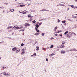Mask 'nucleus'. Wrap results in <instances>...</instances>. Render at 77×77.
<instances>
[{"label":"nucleus","instance_id":"f257e3e1","mask_svg":"<svg viewBox=\"0 0 77 77\" xmlns=\"http://www.w3.org/2000/svg\"><path fill=\"white\" fill-rule=\"evenodd\" d=\"M23 28V26H15L12 28L13 30H17L18 29H21Z\"/></svg>","mask_w":77,"mask_h":77},{"label":"nucleus","instance_id":"f03ea898","mask_svg":"<svg viewBox=\"0 0 77 77\" xmlns=\"http://www.w3.org/2000/svg\"><path fill=\"white\" fill-rule=\"evenodd\" d=\"M72 33L71 32H69L66 35V37L67 38H71L72 36Z\"/></svg>","mask_w":77,"mask_h":77},{"label":"nucleus","instance_id":"7ed1b4c3","mask_svg":"<svg viewBox=\"0 0 77 77\" xmlns=\"http://www.w3.org/2000/svg\"><path fill=\"white\" fill-rule=\"evenodd\" d=\"M3 74H4V75H5V76H7V75H10V73L9 72L6 73V72H4V73H3Z\"/></svg>","mask_w":77,"mask_h":77},{"label":"nucleus","instance_id":"20e7f679","mask_svg":"<svg viewBox=\"0 0 77 77\" xmlns=\"http://www.w3.org/2000/svg\"><path fill=\"white\" fill-rule=\"evenodd\" d=\"M27 12V11L25 10L23 11H22L21 12L19 11V12L20 13V14H26V12Z\"/></svg>","mask_w":77,"mask_h":77},{"label":"nucleus","instance_id":"39448f33","mask_svg":"<svg viewBox=\"0 0 77 77\" xmlns=\"http://www.w3.org/2000/svg\"><path fill=\"white\" fill-rule=\"evenodd\" d=\"M35 26H36L35 28H36V29H38V27H39V25H38V23H35Z\"/></svg>","mask_w":77,"mask_h":77},{"label":"nucleus","instance_id":"423d86ee","mask_svg":"<svg viewBox=\"0 0 77 77\" xmlns=\"http://www.w3.org/2000/svg\"><path fill=\"white\" fill-rule=\"evenodd\" d=\"M35 56H36V53H34V54L30 56V57H35Z\"/></svg>","mask_w":77,"mask_h":77},{"label":"nucleus","instance_id":"0eeeda50","mask_svg":"<svg viewBox=\"0 0 77 77\" xmlns=\"http://www.w3.org/2000/svg\"><path fill=\"white\" fill-rule=\"evenodd\" d=\"M25 26L26 27H27V26H30V24L28 23H26L25 24Z\"/></svg>","mask_w":77,"mask_h":77},{"label":"nucleus","instance_id":"6e6552de","mask_svg":"<svg viewBox=\"0 0 77 77\" xmlns=\"http://www.w3.org/2000/svg\"><path fill=\"white\" fill-rule=\"evenodd\" d=\"M61 54H65V51L63 50L61 51Z\"/></svg>","mask_w":77,"mask_h":77},{"label":"nucleus","instance_id":"1a4fd4ad","mask_svg":"<svg viewBox=\"0 0 77 77\" xmlns=\"http://www.w3.org/2000/svg\"><path fill=\"white\" fill-rule=\"evenodd\" d=\"M35 29L36 30V31L38 33H39L40 31L38 29H37L36 28H35Z\"/></svg>","mask_w":77,"mask_h":77},{"label":"nucleus","instance_id":"9d476101","mask_svg":"<svg viewBox=\"0 0 77 77\" xmlns=\"http://www.w3.org/2000/svg\"><path fill=\"white\" fill-rule=\"evenodd\" d=\"M71 7H72V8H74V9H75V8H77V7H75L74 5H70Z\"/></svg>","mask_w":77,"mask_h":77},{"label":"nucleus","instance_id":"9b49d317","mask_svg":"<svg viewBox=\"0 0 77 77\" xmlns=\"http://www.w3.org/2000/svg\"><path fill=\"white\" fill-rule=\"evenodd\" d=\"M17 48L16 47H14V48H13L12 49V51H16V50H17Z\"/></svg>","mask_w":77,"mask_h":77},{"label":"nucleus","instance_id":"f8f14e48","mask_svg":"<svg viewBox=\"0 0 77 77\" xmlns=\"http://www.w3.org/2000/svg\"><path fill=\"white\" fill-rule=\"evenodd\" d=\"M57 29V26H56L55 28H54V32L56 31V29Z\"/></svg>","mask_w":77,"mask_h":77},{"label":"nucleus","instance_id":"ddd939ff","mask_svg":"<svg viewBox=\"0 0 77 77\" xmlns=\"http://www.w3.org/2000/svg\"><path fill=\"white\" fill-rule=\"evenodd\" d=\"M20 51V49L18 50H17L15 51V53H19Z\"/></svg>","mask_w":77,"mask_h":77},{"label":"nucleus","instance_id":"4468645a","mask_svg":"<svg viewBox=\"0 0 77 77\" xmlns=\"http://www.w3.org/2000/svg\"><path fill=\"white\" fill-rule=\"evenodd\" d=\"M14 9H11L10 10V12H14Z\"/></svg>","mask_w":77,"mask_h":77},{"label":"nucleus","instance_id":"2eb2a0df","mask_svg":"<svg viewBox=\"0 0 77 77\" xmlns=\"http://www.w3.org/2000/svg\"><path fill=\"white\" fill-rule=\"evenodd\" d=\"M26 52V51H22V52H21V54L22 55H23V54H24V53H25Z\"/></svg>","mask_w":77,"mask_h":77},{"label":"nucleus","instance_id":"dca6fc26","mask_svg":"<svg viewBox=\"0 0 77 77\" xmlns=\"http://www.w3.org/2000/svg\"><path fill=\"white\" fill-rule=\"evenodd\" d=\"M38 35H39V32H37L35 34V35H36V36H38Z\"/></svg>","mask_w":77,"mask_h":77},{"label":"nucleus","instance_id":"f3484780","mask_svg":"<svg viewBox=\"0 0 77 77\" xmlns=\"http://www.w3.org/2000/svg\"><path fill=\"white\" fill-rule=\"evenodd\" d=\"M12 26H9L8 27H7V29H12Z\"/></svg>","mask_w":77,"mask_h":77},{"label":"nucleus","instance_id":"a211bd4d","mask_svg":"<svg viewBox=\"0 0 77 77\" xmlns=\"http://www.w3.org/2000/svg\"><path fill=\"white\" fill-rule=\"evenodd\" d=\"M53 55H55V54H54V53H52V54H50L49 55V56H50V57H51V56H53Z\"/></svg>","mask_w":77,"mask_h":77},{"label":"nucleus","instance_id":"6ab92c4d","mask_svg":"<svg viewBox=\"0 0 77 77\" xmlns=\"http://www.w3.org/2000/svg\"><path fill=\"white\" fill-rule=\"evenodd\" d=\"M36 48L37 51H38V50H39V48L38 46H36Z\"/></svg>","mask_w":77,"mask_h":77},{"label":"nucleus","instance_id":"aec40b11","mask_svg":"<svg viewBox=\"0 0 77 77\" xmlns=\"http://www.w3.org/2000/svg\"><path fill=\"white\" fill-rule=\"evenodd\" d=\"M61 48H64V45H61Z\"/></svg>","mask_w":77,"mask_h":77},{"label":"nucleus","instance_id":"412c9836","mask_svg":"<svg viewBox=\"0 0 77 77\" xmlns=\"http://www.w3.org/2000/svg\"><path fill=\"white\" fill-rule=\"evenodd\" d=\"M66 22V21L65 20H63L62 21V23L63 24H64V23H65Z\"/></svg>","mask_w":77,"mask_h":77},{"label":"nucleus","instance_id":"4be33fe9","mask_svg":"<svg viewBox=\"0 0 77 77\" xmlns=\"http://www.w3.org/2000/svg\"><path fill=\"white\" fill-rule=\"evenodd\" d=\"M62 32V30H60L57 32L56 33H60V32Z\"/></svg>","mask_w":77,"mask_h":77},{"label":"nucleus","instance_id":"5701e85b","mask_svg":"<svg viewBox=\"0 0 77 77\" xmlns=\"http://www.w3.org/2000/svg\"><path fill=\"white\" fill-rule=\"evenodd\" d=\"M41 11H42V12H43L44 11H47L45 9H43L41 10Z\"/></svg>","mask_w":77,"mask_h":77},{"label":"nucleus","instance_id":"b1692460","mask_svg":"<svg viewBox=\"0 0 77 77\" xmlns=\"http://www.w3.org/2000/svg\"><path fill=\"white\" fill-rule=\"evenodd\" d=\"M62 43L63 44H65V42L64 41H62Z\"/></svg>","mask_w":77,"mask_h":77},{"label":"nucleus","instance_id":"393cba45","mask_svg":"<svg viewBox=\"0 0 77 77\" xmlns=\"http://www.w3.org/2000/svg\"><path fill=\"white\" fill-rule=\"evenodd\" d=\"M64 6V5L63 4L58 5H57V6Z\"/></svg>","mask_w":77,"mask_h":77},{"label":"nucleus","instance_id":"a878e982","mask_svg":"<svg viewBox=\"0 0 77 77\" xmlns=\"http://www.w3.org/2000/svg\"><path fill=\"white\" fill-rule=\"evenodd\" d=\"M20 7H23L24 6H25V5H20Z\"/></svg>","mask_w":77,"mask_h":77},{"label":"nucleus","instance_id":"bb28decb","mask_svg":"<svg viewBox=\"0 0 77 77\" xmlns=\"http://www.w3.org/2000/svg\"><path fill=\"white\" fill-rule=\"evenodd\" d=\"M68 33V31H66L64 33V35H66Z\"/></svg>","mask_w":77,"mask_h":77},{"label":"nucleus","instance_id":"cd10ccee","mask_svg":"<svg viewBox=\"0 0 77 77\" xmlns=\"http://www.w3.org/2000/svg\"><path fill=\"white\" fill-rule=\"evenodd\" d=\"M32 23H33L34 24H35V23H36V21H35V20H33L32 21Z\"/></svg>","mask_w":77,"mask_h":77},{"label":"nucleus","instance_id":"c85d7f7f","mask_svg":"<svg viewBox=\"0 0 77 77\" xmlns=\"http://www.w3.org/2000/svg\"><path fill=\"white\" fill-rule=\"evenodd\" d=\"M74 51V49H70V51Z\"/></svg>","mask_w":77,"mask_h":77},{"label":"nucleus","instance_id":"c756f323","mask_svg":"<svg viewBox=\"0 0 77 77\" xmlns=\"http://www.w3.org/2000/svg\"><path fill=\"white\" fill-rule=\"evenodd\" d=\"M53 47H54L53 45H51L50 47L51 48H53Z\"/></svg>","mask_w":77,"mask_h":77},{"label":"nucleus","instance_id":"7c9ffc66","mask_svg":"<svg viewBox=\"0 0 77 77\" xmlns=\"http://www.w3.org/2000/svg\"><path fill=\"white\" fill-rule=\"evenodd\" d=\"M26 50V49H24L23 48L22 50V51H24Z\"/></svg>","mask_w":77,"mask_h":77},{"label":"nucleus","instance_id":"2f4dec72","mask_svg":"<svg viewBox=\"0 0 77 77\" xmlns=\"http://www.w3.org/2000/svg\"><path fill=\"white\" fill-rule=\"evenodd\" d=\"M4 3V4H5V5H8V3Z\"/></svg>","mask_w":77,"mask_h":77},{"label":"nucleus","instance_id":"473e14b6","mask_svg":"<svg viewBox=\"0 0 77 77\" xmlns=\"http://www.w3.org/2000/svg\"><path fill=\"white\" fill-rule=\"evenodd\" d=\"M24 46V44L23 43H22L21 44V47H23V46Z\"/></svg>","mask_w":77,"mask_h":77},{"label":"nucleus","instance_id":"72a5a7b5","mask_svg":"<svg viewBox=\"0 0 77 77\" xmlns=\"http://www.w3.org/2000/svg\"><path fill=\"white\" fill-rule=\"evenodd\" d=\"M57 20H58L57 21V22L58 23H60V20H59V19H58Z\"/></svg>","mask_w":77,"mask_h":77},{"label":"nucleus","instance_id":"f704fd0d","mask_svg":"<svg viewBox=\"0 0 77 77\" xmlns=\"http://www.w3.org/2000/svg\"><path fill=\"white\" fill-rule=\"evenodd\" d=\"M46 60L47 62H48V59L47 58H46Z\"/></svg>","mask_w":77,"mask_h":77},{"label":"nucleus","instance_id":"c9c22d12","mask_svg":"<svg viewBox=\"0 0 77 77\" xmlns=\"http://www.w3.org/2000/svg\"><path fill=\"white\" fill-rule=\"evenodd\" d=\"M42 36H44V33H42Z\"/></svg>","mask_w":77,"mask_h":77},{"label":"nucleus","instance_id":"e433bc0d","mask_svg":"<svg viewBox=\"0 0 77 77\" xmlns=\"http://www.w3.org/2000/svg\"><path fill=\"white\" fill-rule=\"evenodd\" d=\"M31 15H30V14H29V15H28V17H31Z\"/></svg>","mask_w":77,"mask_h":77},{"label":"nucleus","instance_id":"4c0bfd02","mask_svg":"<svg viewBox=\"0 0 77 77\" xmlns=\"http://www.w3.org/2000/svg\"><path fill=\"white\" fill-rule=\"evenodd\" d=\"M41 24H42V23H40L39 24V26H41Z\"/></svg>","mask_w":77,"mask_h":77},{"label":"nucleus","instance_id":"58836bf2","mask_svg":"<svg viewBox=\"0 0 77 77\" xmlns=\"http://www.w3.org/2000/svg\"><path fill=\"white\" fill-rule=\"evenodd\" d=\"M0 8H2V9H3L4 8V7H0Z\"/></svg>","mask_w":77,"mask_h":77},{"label":"nucleus","instance_id":"ea45409f","mask_svg":"<svg viewBox=\"0 0 77 77\" xmlns=\"http://www.w3.org/2000/svg\"><path fill=\"white\" fill-rule=\"evenodd\" d=\"M60 36H61V37H62V34L60 35Z\"/></svg>","mask_w":77,"mask_h":77},{"label":"nucleus","instance_id":"a19ab883","mask_svg":"<svg viewBox=\"0 0 77 77\" xmlns=\"http://www.w3.org/2000/svg\"><path fill=\"white\" fill-rule=\"evenodd\" d=\"M54 38H53V37H52L51 38V39H53Z\"/></svg>","mask_w":77,"mask_h":77},{"label":"nucleus","instance_id":"79ce46f5","mask_svg":"<svg viewBox=\"0 0 77 77\" xmlns=\"http://www.w3.org/2000/svg\"><path fill=\"white\" fill-rule=\"evenodd\" d=\"M32 0H25V1H31Z\"/></svg>","mask_w":77,"mask_h":77},{"label":"nucleus","instance_id":"37998d69","mask_svg":"<svg viewBox=\"0 0 77 77\" xmlns=\"http://www.w3.org/2000/svg\"><path fill=\"white\" fill-rule=\"evenodd\" d=\"M49 49V47H48L46 48V49L47 50H48Z\"/></svg>","mask_w":77,"mask_h":77},{"label":"nucleus","instance_id":"c03bdc74","mask_svg":"<svg viewBox=\"0 0 77 77\" xmlns=\"http://www.w3.org/2000/svg\"><path fill=\"white\" fill-rule=\"evenodd\" d=\"M73 34H74V35H76V34H75V33L73 32Z\"/></svg>","mask_w":77,"mask_h":77},{"label":"nucleus","instance_id":"a18cd8bd","mask_svg":"<svg viewBox=\"0 0 77 77\" xmlns=\"http://www.w3.org/2000/svg\"><path fill=\"white\" fill-rule=\"evenodd\" d=\"M42 50H45V49L44 48H42Z\"/></svg>","mask_w":77,"mask_h":77},{"label":"nucleus","instance_id":"49530a36","mask_svg":"<svg viewBox=\"0 0 77 77\" xmlns=\"http://www.w3.org/2000/svg\"><path fill=\"white\" fill-rule=\"evenodd\" d=\"M64 25V26H66V23H65Z\"/></svg>","mask_w":77,"mask_h":77},{"label":"nucleus","instance_id":"de8ad7c7","mask_svg":"<svg viewBox=\"0 0 77 77\" xmlns=\"http://www.w3.org/2000/svg\"><path fill=\"white\" fill-rule=\"evenodd\" d=\"M55 36H57V34H55Z\"/></svg>","mask_w":77,"mask_h":77},{"label":"nucleus","instance_id":"09e8293b","mask_svg":"<svg viewBox=\"0 0 77 77\" xmlns=\"http://www.w3.org/2000/svg\"><path fill=\"white\" fill-rule=\"evenodd\" d=\"M17 8H19V7H20V6L19 5H18V6H17Z\"/></svg>","mask_w":77,"mask_h":77},{"label":"nucleus","instance_id":"8fccbe9b","mask_svg":"<svg viewBox=\"0 0 77 77\" xmlns=\"http://www.w3.org/2000/svg\"><path fill=\"white\" fill-rule=\"evenodd\" d=\"M62 27H63V29H65V27H64L62 26Z\"/></svg>","mask_w":77,"mask_h":77},{"label":"nucleus","instance_id":"3c124183","mask_svg":"<svg viewBox=\"0 0 77 77\" xmlns=\"http://www.w3.org/2000/svg\"><path fill=\"white\" fill-rule=\"evenodd\" d=\"M74 18H76V17H74H74H73Z\"/></svg>","mask_w":77,"mask_h":77},{"label":"nucleus","instance_id":"603ef678","mask_svg":"<svg viewBox=\"0 0 77 77\" xmlns=\"http://www.w3.org/2000/svg\"><path fill=\"white\" fill-rule=\"evenodd\" d=\"M22 31H23H23H24V29L22 30Z\"/></svg>","mask_w":77,"mask_h":77},{"label":"nucleus","instance_id":"864d4df0","mask_svg":"<svg viewBox=\"0 0 77 77\" xmlns=\"http://www.w3.org/2000/svg\"><path fill=\"white\" fill-rule=\"evenodd\" d=\"M68 20L69 21H71V20H70V19H68Z\"/></svg>","mask_w":77,"mask_h":77},{"label":"nucleus","instance_id":"5fc2aeb1","mask_svg":"<svg viewBox=\"0 0 77 77\" xmlns=\"http://www.w3.org/2000/svg\"><path fill=\"white\" fill-rule=\"evenodd\" d=\"M13 34H14V32L12 33V35H13Z\"/></svg>","mask_w":77,"mask_h":77},{"label":"nucleus","instance_id":"6e6d98bb","mask_svg":"<svg viewBox=\"0 0 77 77\" xmlns=\"http://www.w3.org/2000/svg\"><path fill=\"white\" fill-rule=\"evenodd\" d=\"M9 39H11V37L8 38Z\"/></svg>","mask_w":77,"mask_h":77},{"label":"nucleus","instance_id":"4d7b16f0","mask_svg":"<svg viewBox=\"0 0 77 77\" xmlns=\"http://www.w3.org/2000/svg\"><path fill=\"white\" fill-rule=\"evenodd\" d=\"M2 75H1V76H0V77H2Z\"/></svg>","mask_w":77,"mask_h":77},{"label":"nucleus","instance_id":"13d9d810","mask_svg":"<svg viewBox=\"0 0 77 77\" xmlns=\"http://www.w3.org/2000/svg\"><path fill=\"white\" fill-rule=\"evenodd\" d=\"M3 74L2 73H1L0 74V75H1V74Z\"/></svg>","mask_w":77,"mask_h":77},{"label":"nucleus","instance_id":"bf43d9fd","mask_svg":"<svg viewBox=\"0 0 77 77\" xmlns=\"http://www.w3.org/2000/svg\"><path fill=\"white\" fill-rule=\"evenodd\" d=\"M30 5V4H28V6H29Z\"/></svg>","mask_w":77,"mask_h":77},{"label":"nucleus","instance_id":"052dcab7","mask_svg":"<svg viewBox=\"0 0 77 77\" xmlns=\"http://www.w3.org/2000/svg\"><path fill=\"white\" fill-rule=\"evenodd\" d=\"M1 59H2V57H0V60Z\"/></svg>","mask_w":77,"mask_h":77},{"label":"nucleus","instance_id":"680f3d73","mask_svg":"<svg viewBox=\"0 0 77 77\" xmlns=\"http://www.w3.org/2000/svg\"><path fill=\"white\" fill-rule=\"evenodd\" d=\"M37 5H39V4L38 3V4H37Z\"/></svg>","mask_w":77,"mask_h":77},{"label":"nucleus","instance_id":"e2e57ef3","mask_svg":"<svg viewBox=\"0 0 77 77\" xmlns=\"http://www.w3.org/2000/svg\"><path fill=\"white\" fill-rule=\"evenodd\" d=\"M69 10V8H68L67 9V11H68Z\"/></svg>","mask_w":77,"mask_h":77},{"label":"nucleus","instance_id":"0e129e2a","mask_svg":"<svg viewBox=\"0 0 77 77\" xmlns=\"http://www.w3.org/2000/svg\"><path fill=\"white\" fill-rule=\"evenodd\" d=\"M59 49H57V50L58 51H59Z\"/></svg>","mask_w":77,"mask_h":77},{"label":"nucleus","instance_id":"69168bd1","mask_svg":"<svg viewBox=\"0 0 77 77\" xmlns=\"http://www.w3.org/2000/svg\"><path fill=\"white\" fill-rule=\"evenodd\" d=\"M76 18H77V16L76 17Z\"/></svg>","mask_w":77,"mask_h":77},{"label":"nucleus","instance_id":"338daca9","mask_svg":"<svg viewBox=\"0 0 77 77\" xmlns=\"http://www.w3.org/2000/svg\"><path fill=\"white\" fill-rule=\"evenodd\" d=\"M75 15H77V14H75Z\"/></svg>","mask_w":77,"mask_h":77},{"label":"nucleus","instance_id":"774afa93","mask_svg":"<svg viewBox=\"0 0 77 77\" xmlns=\"http://www.w3.org/2000/svg\"><path fill=\"white\" fill-rule=\"evenodd\" d=\"M76 2H77V0H75Z\"/></svg>","mask_w":77,"mask_h":77}]
</instances>
